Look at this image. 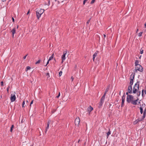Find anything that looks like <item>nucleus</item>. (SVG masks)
<instances>
[{"instance_id": "f257e3e1", "label": "nucleus", "mask_w": 146, "mask_h": 146, "mask_svg": "<svg viewBox=\"0 0 146 146\" xmlns=\"http://www.w3.org/2000/svg\"><path fill=\"white\" fill-rule=\"evenodd\" d=\"M139 82L137 81L135 83L133 86L132 91V87L131 85L128 86V92L130 94L132 93L137 94V96H140L141 94V91L139 90Z\"/></svg>"}, {"instance_id": "f03ea898", "label": "nucleus", "mask_w": 146, "mask_h": 146, "mask_svg": "<svg viewBox=\"0 0 146 146\" xmlns=\"http://www.w3.org/2000/svg\"><path fill=\"white\" fill-rule=\"evenodd\" d=\"M133 97L131 95H128L127 97V101L129 103H131L133 105L137 104V102L138 99L133 100Z\"/></svg>"}, {"instance_id": "7ed1b4c3", "label": "nucleus", "mask_w": 146, "mask_h": 146, "mask_svg": "<svg viewBox=\"0 0 146 146\" xmlns=\"http://www.w3.org/2000/svg\"><path fill=\"white\" fill-rule=\"evenodd\" d=\"M146 109L144 110V111L143 113V115L142 118H139L138 119H136L135 121L133 122V124H136L137 123L139 122L142 121L145 117L146 115Z\"/></svg>"}, {"instance_id": "20e7f679", "label": "nucleus", "mask_w": 146, "mask_h": 146, "mask_svg": "<svg viewBox=\"0 0 146 146\" xmlns=\"http://www.w3.org/2000/svg\"><path fill=\"white\" fill-rule=\"evenodd\" d=\"M44 10L42 9H38L36 11V14L38 19H39L41 15L44 13Z\"/></svg>"}, {"instance_id": "39448f33", "label": "nucleus", "mask_w": 146, "mask_h": 146, "mask_svg": "<svg viewBox=\"0 0 146 146\" xmlns=\"http://www.w3.org/2000/svg\"><path fill=\"white\" fill-rule=\"evenodd\" d=\"M135 70L136 72L138 71L140 72H142L143 71V68L140 65H138L135 66Z\"/></svg>"}, {"instance_id": "423d86ee", "label": "nucleus", "mask_w": 146, "mask_h": 146, "mask_svg": "<svg viewBox=\"0 0 146 146\" xmlns=\"http://www.w3.org/2000/svg\"><path fill=\"white\" fill-rule=\"evenodd\" d=\"M67 51H65L63 52V54L61 56L62 63L66 59L65 56L67 53Z\"/></svg>"}, {"instance_id": "0eeeda50", "label": "nucleus", "mask_w": 146, "mask_h": 146, "mask_svg": "<svg viewBox=\"0 0 146 146\" xmlns=\"http://www.w3.org/2000/svg\"><path fill=\"white\" fill-rule=\"evenodd\" d=\"M10 100L11 102H13L15 100L16 96L14 94H11Z\"/></svg>"}, {"instance_id": "6e6552de", "label": "nucleus", "mask_w": 146, "mask_h": 146, "mask_svg": "<svg viewBox=\"0 0 146 146\" xmlns=\"http://www.w3.org/2000/svg\"><path fill=\"white\" fill-rule=\"evenodd\" d=\"M80 122V119L79 117H77L75 120V123L76 125H78Z\"/></svg>"}, {"instance_id": "1a4fd4ad", "label": "nucleus", "mask_w": 146, "mask_h": 146, "mask_svg": "<svg viewBox=\"0 0 146 146\" xmlns=\"http://www.w3.org/2000/svg\"><path fill=\"white\" fill-rule=\"evenodd\" d=\"M11 32L12 33V37L13 38H14V35L15 33H16V29L15 28H13L12 30L11 31Z\"/></svg>"}, {"instance_id": "9d476101", "label": "nucleus", "mask_w": 146, "mask_h": 146, "mask_svg": "<svg viewBox=\"0 0 146 146\" xmlns=\"http://www.w3.org/2000/svg\"><path fill=\"white\" fill-rule=\"evenodd\" d=\"M51 122L50 120H49L47 123V126L46 127V129H45V132L46 133V132L47 131L48 129H49V125L50 124V123Z\"/></svg>"}, {"instance_id": "9b49d317", "label": "nucleus", "mask_w": 146, "mask_h": 146, "mask_svg": "<svg viewBox=\"0 0 146 146\" xmlns=\"http://www.w3.org/2000/svg\"><path fill=\"white\" fill-rule=\"evenodd\" d=\"M93 110V108L90 106L87 108V111L90 112Z\"/></svg>"}, {"instance_id": "f8f14e48", "label": "nucleus", "mask_w": 146, "mask_h": 146, "mask_svg": "<svg viewBox=\"0 0 146 146\" xmlns=\"http://www.w3.org/2000/svg\"><path fill=\"white\" fill-rule=\"evenodd\" d=\"M98 53V52L97 51H96L93 54V61H94V59L97 56V54Z\"/></svg>"}, {"instance_id": "ddd939ff", "label": "nucleus", "mask_w": 146, "mask_h": 146, "mask_svg": "<svg viewBox=\"0 0 146 146\" xmlns=\"http://www.w3.org/2000/svg\"><path fill=\"white\" fill-rule=\"evenodd\" d=\"M135 74L134 73H132L130 76V80H133L134 79Z\"/></svg>"}, {"instance_id": "4468645a", "label": "nucleus", "mask_w": 146, "mask_h": 146, "mask_svg": "<svg viewBox=\"0 0 146 146\" xmlns=\"http://www.w3.org/2000/svg\"><path fill=\"white\" fill-rule=\"evenodd\" d=\"M64 0H55V2L57 1L58 4H59L60 3L63 2Z\"/></svg>"}, {"instance_id": "2eb2a0df", "label": "nucleus", "mask_w": 146, "mask_h": 146, "mask_svg": "<svg viewBox=\"0 0 146 146\" xmlns=\"http://www.w3.org/2000/svg\"><path fill=\"white\" fill-rule=\"evenodd\" d=\"M105 96H106V95L104 94L103 95V96L102 97V98L101 99V101L102 102H104V99L105 98Z\"/></svg>"}, {"instance_id": "dca6fc26", "label": "nucleus", "mask_w": 146, "mask_h": 146, "mask_svg": "<svg viewBox=\"0 0 146 146\" xmlns=\"http://www.w3.org/2000/svg\"><path fill=\"white\" fill-rule=\"evenodd\" d=\"M54 56V54H52V56L49 57V58L48 60H49V61H50L51 60H52V59L53 58V57Z\"/></svg>"}, {"instance_id": "f3484780", "label": "nucleus", "mask_w": 146, "mask_h": 146, "mask_svg": "<svg viewBox=\"0 0 146 146\" xmlns=\"http://www.w3.org/2000/svg\"><path fill=\"white\" fill-rule=\"evenodd\" d=\"M111 134V131H110V129L109 130V131L107 133V138H108L109 136Z\"/></svg>"}, {"instance_id": "a211bd4d", "label": "nucleus", "mask_w": 146, "mask_h": 146, "mask_svg": "<svg viewBox=\"0 0 146 146\" xmlns=\"http://www.w3.org/2000/svg\"><path fill=\"white\" fill-rule=\"evenodd\" d=\"M133 80H130V85H132L133 84Z\"/></svg>"}, {"instance_id": "6ab92c4d", "label": "nucleus", "mask_w": 146, "mask_h": 146, "mask_svg": "<svg viewBox=\"0 0 146 146\" xmlns=\"http://www.w3.org/2000/svg\"><path fill=\"white\" fill-rule=\"evenodd\" d=\"M140 113H141V114H142L143 113V108L142 107H141L140 108Z\"/></svg>"}, {"instance_id": "aec40b11", "label": "nucleus", "mask_w": 146, "mask_h": 146, "mask_svg": "<svg viewBox=\"0 0 146 146\" xmlns=\"http://www.w3.org/2000/svg\"><path fill=\"white\" fill-rule=\"evenodd\" d=\"M139 62L138 61V60L136 61L135 62V66H137L138 65H139Z\"/></svg>"}, {"instance_id": "412c9836", "label": "nucleus", "mask_w": 146, "mask_h": 146, "mask_svg": "<svg viewBox=\"0 0 146 146\" xmlns=\"http://www.w3.org/2000/svg\"><path fill=\"white\" fill-rule=\"evenodd\" d=\"M31 68L29 66H27L26 67V71H27L28 70H29Z\"/></svg>"}, {"instance_id": "4be33fe9", "label": "nucleus", "mask_w": 146, "mask_h": 146, "mask_svg": "<svg viewBox=\"0 0 146 146\" xmlns=\"http://www.w3.org/2000/svg\"><path fill=\"white\" fill-rule=\"evenodd\" d=\"M108 89H109V88H107L106 90H105V93H104V95H106V94L107 93V92H108Z\"/></svg>"}, {"instance_id": "5701e85b", "label": "nucleus", "mask_w": 146, "mask_h": 146, "mask_svg": "<svg viewBox=\"0 0 146 146\" xmlns=\"http://www.w3.org/2000/svg\"><path fill=\"white\" fill-rule=\"evenodd\" d=\"M125 100H122L121 106H123L124 105Z\"/></svg>"}, {"instance_id": "b1692460", "label": "nucleus", "mask_w": 146, "mask_h": 146, "mask_svg": "<svg viewBox=\"0 0 146 146\" xmlns=\"http://www.w3.org/2000/svg\"><path fill=\"white\" fill-rule=\"evenodd\" d=\"M142 33H143L142 32H141L139 33L138 34V36H139V37L141 36L142 35Z\"/></svg>"}, {"instance_id": "393cba45", "label": "nucleus", "mask_w": 146, "mask_h": 146, "mask_svg": "<svg viewBox=\"0 0 146 146\" xmlns=\"http://www.w3.org/2000/svg\"><path fill=\"white\" fill-rule=\"evenodd\" d=\"M14 125H12L11 127V130H10V131L11 132H12V130H13V128L14 127Z\"/></svg>"}, {"instance_id": "a878e982", "label": "nucleus", "mask_w": 146, "mask_h": 146, "mask_svg": "<svg viewBox=\"0 0 146 146\" xmlns=\"http://www.w3.org/2000/svg\"><path fill=\"white\" fill-rule=\"evenodd\" d=\"M125 95H123L122 97V100H125Z\"/></svg>"}, {"instance_id": "bb28decb", "label": "nucleus", "mask_w": 146, "mask_h": 146, "mask_svg": "<svg viewBox=\"0 0 146 146\" xmlns=\"http://www.w3.org/2000/svg\"><path fill=\"white\" fill-rule=\"evenodd\" d=\"M62 71H60V72L59 74V75L60 76L62 75Z\"/></svg>"}, {"instance_id": "cd10ccee", "label": "nucleus", "mask_w": 146, "mask_h": 146, "mask_svg": "<svg viewBox=\"0 0 146 146\" xmlns=\"http://www.w3.org/2000/svg\"><path fill=\"white\" fill-rule=\"evenodd\" d=\"M143 53V50L141 48L140 50V53L142 54Z\"/></svg>"}, {"instance_id": "c85d7f7f", "label": "nucleus", "mask_w": 146, "mask_h": 146, "mask_svg": "<svg viewBox=\"0 0 146 146\" xmlns=\"http://www.w3.org/2000/svg\"><path fill=\"white\" fill-rule=\"evenodd\" d=\"M25 104V101H24L22 103V107H25V106H24Z\"/></svg>"}, {"instance_id": "c756f323", "label": "nucleus", "mask_w": 146, "mask_h": 146, "mask_svg": "<svg viewBox=\"0 0 146 146\" xmlns=\"http://www.w3.org/2000/svg\"><path fill=\"white\" fill-rule=\"evenodd\" d=\"M103 102H103L100 101V106H102Z\"/></svg>"}, {"instance_id": "7c9ffc66", "label": "nucleus", "mask_w": 146, "mask_h": 146, "mask_svg": "<svg viewBox=\"0 0 146 146\" xmlns=\"http://www.w3.org/2000/svg\"><path fill=\"white\" fill-rule=\"evenodd\" d=\"M88 0H84L83 1V4L84 5L85 4V3L86 2L88 1Z\"/></svg>"}, {"instance_id": "2f4dec72", "label": "nucleus", "mask_w": 146, "mask_h": 146, "mask_svg": "<svg viewBox=\"0 0 146 146\" xmlns=\"http://www.w3.org/2000/svg\"><path fill=\"white\" fill-rule=\"evenodd\" d=\"M40 60H38V61H37V62H36V64H38V63H39L40 62Z\"/></svg>"}, {"instance_id": "473e14b6", "label": "nucleus", "mask_w": 146, "mask_h": 146, "mask_svg": "<svg viewBox=\"0 0 146 146\" xmlns=\"http://www.w3.org/2000/svg\"><path fill=\"white\" fill-rule=\"evenodd\" d=\"M95 1V0H92L91 2V4H93L94 2Z\"/></svg>"}, {"instance_id": "72a5a7b5", "label": "nucleus", "mask_w": 146, "mask_h": 146, "mask_svg": "<svg viewBox=\"0 0 146 146\" xmlns=\"http://www.w3.org/2000/svg\"><path fill=\"white\" fill-rule=\"evenodd\" d=\"M9 88H10L9 86H8V87L7 88V91L8 92H9Z\"/></svg>"}, {"instance_id": "f704fd0d", "label": "nucleus", "mask_w": 146, "mask_h": 146, "mask_svg": "<svg viewBox=\"0 0 146 146\" xmlns=\"http://www.w3.org/2000/svg\"><path fill=\"white\" fill-rule=\"evenodd\" d=\"M46 75L48 76V78L50 77L49 74L48 72H47L46 73Z\"/></svg>"}, {"instance_id": "c9c22d12", "label": "nucleus", "mask_w": 146, "mask_h": 146, "mask_svg": "<svg viewBox=\"0 0 146 146\" xmlns=\"http://www.w3.org/2000/svg\"><path fill=\"white\" fill-rule=\"evenodd\" d=\"M71 79L72 80V82L73 81V80H74V78H73V77L72 76L71 77Z\"/></svg>"}, {"instance_id": "e433bc0d", "label": "nucleus", "mask_w": 146, "mask_h": 146, "mask_svg": "<svg viewBox=\"0 0 146 146\" xmlns=\"http://www.w3.org/2000/svg\"><path fill=\"white\" fill-rule=\"evenodd\" d=\"M60 96V92H59V94L58 95V96H56V97L57 98H59V97Z\"/></svg>"}, {"instance_id": "4c0bfd02", "label": "nucleus", "mask_w": 146, "mask_h": 146, "mask_svg": "<svg viewBox=\"0 0 146 146\" xmlns=\"http://www.w3.org/2000/svg\"><path fill=\"white\" fill-rule=\"evenodd\" d=\"M28 55V54H27L25 56H24L23 57V58L24 59H25L26 58V57H27V56Z\"/></svg>"}, {"instance_id": "58836bf2", "label": "nucleus", "mask_w": 146, "mask_h": 146, "mask_svg": "<svg viewBox=\"0 0 146 146\" xmlns=\"http://www.w3.org/2000/svg\"><path fill=\"white\" fill-rule=\"evenodd\" d=\"M90 20H88L87 22L86 23L87 24H89V22H90Z\"/></svg>"}, {"instance_id": "ea45409f", "label": "nucleus", "mask_w": 146, "mask_h": 146, "mask_svg": "<svg viewBox=\"0 0 146 146\" xmlns=\"http://www.w3.org/2000/svg\"><path fill=\"white\" fill-rule=\"evenodd\" d=\"M33 101L32 100L31 102L30 105V106H31V105L32 104H33Z\"/></svg>"}, {"instance_id": "a19ab883", "label": "nucleus", "mask_w": 146, "mask_h": 146, "mask_svg": "<svg viewBox=\"0 0 146 146\" xmlns=\"http://www.w3.org/2000/svg\"><path fill=\"white\" fill-rule=\"evenodd\" d=\"M50 61H49V60H48L45 66H47V65L49 63V62Z\"/></svg>"}, {"instance_id": "79ce46f5", "label": "nucleus", "mask_w": 146, "mask_h": 146, "mask_svg": "<svg viewBox=\"0 0 146 146\" xmlns=\"http://www.w3.org/2000/svg\"><path fill=\"white\" fill-rule=\"evenodd\" d=\"M1 84L2 86H3V81L1 82Z\"/></svg>"}, {"instance_id": "37998d69", "label": "nucleus", "mask_w": 146, "mask_h": 146, "mask_svg": "<svg viewBox=\"0 0 146 146\" xmlns=\"http://www.w3.org/2000/svg\"><path fill=\"white\" fill-rule=\"evenodd\" d=\"M12 19L13 22H14L15 21V20H14V18L13 17L12 18Z\"/></svg>"}, {"instance_id": "c03bdc74", "label": "nucleus", "mask_w": 146, "mask_h": 146, "mask_svg": "<svg viewBox=\"0 0 146 146\" xmlns=\"http://www.w3.org/2000/svg\"><path fill=\"white\" fill-rule=\"evenodd\" d=\"M29 13V11L27 13V15H28Z\"/></svg>"}, {"instance_id": "a18cd8bd", "label": "nucleus", "mask_w": 146, "mask_h": 146, "mask_svg": "<svg viewBox=\"0 0 146 146\" xmlns=\"http://www.w3.org/2000/svg\"><path fill=\"white\" fill-rule=\"evenodd\" d=\"M2 1H5L6 0H1Z\"/></svg>"}, {"instance_id": "49530a36", "label": "nucleus", "mask_w": 146, "mask_h": 146, "mask_svg": "<svg viewBox=\"0 0 146 146\" xmlns=\"http://www.w3.org/2000/svg\"><path fill=\"white\" fill-rule=\"evenodd\" d=\"M104 38H105L106 37V35L105 34L104 35Z\"/></svg>"}, {"instance_id": "de8ad7c7", "label": "nucleus", "mask_w": 146, "mask_h": 146, "mask_svg": "<svg viewBox=\"0 0 146 146\" xmlns=\"http://www.w3.org/2000/svg\"><path fill=\"white\" fill-rule=\"evenodd\" d=\"M50 4V2H49V1H48V5H49Z\"/></svg>"}, {"instance_id": "09e8293b", "label": "nucleus", "mask_w": 146, "mask_h": 146, "mask_svg": "<svg viewBox=\"0 0 146 146\" xmlns=\"http://www.w3.org/2000/svg\"><path fill=\"white\" fill-rule=\"evenodd\" d=\"M126 94L127 95V96L128 95V92H127V93H126Z\"/></svg>"}, {"instance_id": "8fccbe9b", "label": "nucleus", "mask_w": 146, "mask_h": 146, "mask_svg": "<svg viewBox=\"0 0 146 146\" xmlns=\"http://www.w3.org/2000/svg\"><path fill=\"white\" fill-rule=\"evenodd\" d=\"M120 93H121V92H119V94L120 95Z\"/></svg>"}, {"instance_id": "3c124183", "label": "nucleus", "mask_w": 146, "mask_h": 146, "mask_svg": "<svg viewBox=\"0 0 146 146\" xmlns=\"http://www.w3.org/2000/svg\"><path fill=\"white\" fill-rule=\"evenodd\" d=\"M80 141V140H78V142H79V141Z\"/></svg>"}, {"instance_id": "603ef678", "label": "nucleus", "mask_w": 146, "mask_h": 146, "mask_svg": "<svg viewBox=\"0 0 146 146\" xmlns=\"http://www.w3.org/2000/svg\"><path fill=\"white\" fill-rule=\"evenodd\" d=\"M138 29H137V32L138 31Z\"/></svg>"}, {"instance_id": "864d4df0", "label": "nucleus", "mask_w": 146, "mask_h": 146, "mask_svg": "<svg viewBox=\"0 0 146 146\" xmlns=\"http://www.w3.org/2000/svg\"><path fill=\"white\" fill-rule=\"evenodd\" d=\"M26 102H28V101H27Z\"/></svg>"}, {"instance_id": "5fc2aeb1", "label": "nucleus", "mask_w": 146, "mask_h": 146, "mask_svg": "<svg viewBox=\"0 0 146 146\" xmlns=\"http://www.w3.org/2000/svg\"><path fill=\"white\" fill-rule=\"evenodd\" d=\"M18 26L17 27V28H18Z\"/></svg>"}, {"instance_id": "6e6d98bb", "label": "nucleus", "mask_w": 146, "mask_h": 146, "mask_svg": "<svg viewBox=\"0 0 146 146\" xmlns=\"http://www.w3.org/2000/svg\"><path fill=\"white\" fill-rule=\"evenodd\" d=\"M145 31L146 32V30H145Z\"/></svg>"}, {"instance_id": "4d7b16f0", "label": "nucleus", "mask_w": 146, "mask_h": 146, "mask_svg": "<svg viewBox=\"0 0 146 146\" xmlns=\"http://www.w3.org/2000/svg\"><path fill=\"white\" fill-rule=\"evenodd\" d=\"M33 1H34V0H32Z\"/></svg>"}]
</instances>
